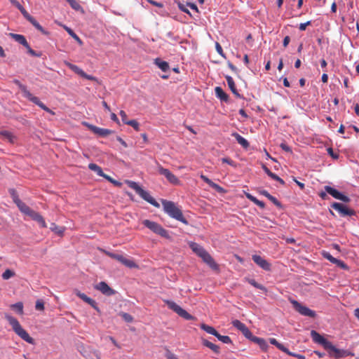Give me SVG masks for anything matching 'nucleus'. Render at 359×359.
I'll list each match as a JSON object with an SVG mask.
<instances>
[{"label": "nucleus", "instance_id": "f257e3e1", "mask_svg": "<svg viewBox=\"0 0 359 359\" xmlns=\"http://www.w3.org/2000/svg\"><path fill=\"white\" fill-rule=\"evenodd\" d=\"M5 318L8 320L10 325L12 327L13 330L18 337H20L22 340L25 341L26 342L30 344H35L34 339L29 336L28 332L25 329L22 328V327L20 325V323L15 318L13 317L9 314L6 313Z\"/></svg>", "mask_w": 359, "mask_h": 359}, {"label": "nucleus", "instance_id": "f03ea898", "mask_svg": "<svg viewBox=\"0 0 359 359\" xmlns=\"http://www.w3.org/2000/svg\"><path fill=\"white\" fill-rule=\"evenodd\" d=\"M163 210L170 217L174 218L185 224H188L187 220L184 217L182 210L172 201L162 200Z\"/></svg>", "mask_w": 359, "mask_h": 359}, {"label": "nucleus", "instance_id": "7ed1b4c3", "mask_svg": "<svg viewBox=\"0 0 359 359\" xmlns=\"http://www.w3.org/2000/svg\"><path fill=\"white\" fill-rule=\"evenodd\" d=\"M126 183L128 187L135 190L142 199L156 208L160 207V204L150 195V194L147 191L143 189L137 182L133 181H127Z\"/></svg>", "mask_w": 359, "mask_h": 359}, {"label": "nucleus", "instance_id": "20e7f679", "mask_svg": "<svg viewBox=\"0 0 359 359\" xmlns=\"http://www.w3.org/2000/svg\"><path fill=\"white\" fill-rule=\"evenodd\" d=\"M14 82H15V83H16L18 86L19 88L20 89L21 92L22 93L23 97H25V98H27L29 101L32 102L33 103H34L35 104L39 106L43 110L46 111H47L48 113H50L52 114H54L52 111V110L50 109L48 107H47L42 102H41L40 100L37 97L34 96L29 92V90H28V89H27L26 86L22 84L18 80H15Z\"/></svg>", "mask_w": 359, "mask_h": 359}, {"label": "nucleus", "instance_id": "39448f33", "mask_svg": "<svg viewBox=\"0 0 359 359\" xmlns=\"http://www.w3.org/2000/svg\"><path fill=\"white\" fill-rule=\"evenodd\" d=\"M144 226L150 229L151 231L161 236L163 238H169L170 235L168 231L165 229L161 224L151 221L149 219H144L142 222Z\"/></svg>", "mask_w": 359, "mask_h": 359}, {"label": "nucleus", "instance_id": "423d86ee", "mask_svg": "<svg viewBox=\"0 0 359 359\" xmlns=\"http://www.w3.org/2000/svg\"><path fill=\"white\" fill-rule=\"evenodd\" d=\"M164 302L170 309L175 312L180 317L187 320L194 319V317L191 314L177 304L175 302L169 299H165Z\"/></svg>", "mask_w": 359, "mask_h": 359}, {"label": "nucleus", "instance_id": "0eeeda50", "mask_svg": "<svg viewBox=\"0 0 359 359\" xmlns=\"http://www.w3.org/2000/svg\"><path fill=\"white\" fill-rule=\"evenodd\" d=\"M290 303L292 304L294 309L304 316H308L311 318L316 317V312L309 307H306L294 299H291Z\"/></svg>", "mask_w": 359, "mask_h": 359}, {"label": "nucleus", "instance_id": "6e6552de", "mask_svg": "<svg viewBox=\"0 0 359 359\" xmlns=\"http://www.w3.org/2000/svg\"><path fill=\"white\" fill-rule=\"evenodd\" d=\"M158 172L160 175H163L167 180L172 184L178 185L180 184V180L168 169L164 168L161 165H157Z\"/></svg>", "mask_w": 359, "mask_h": 359}, {"label": "nucleus", "instance_id": "1a4fd4ad", "mask_svg": "<svg viewBox=\"0 0 359 359\" xmlns=\"http://www.w3.org/2000/svg\"><path fill=\"white\" fill-rule=\"evenodd\" d=\"M325 191L335 199L341 201L344 203H349L351 198L330 186H325Z\"/></svg>", "mask_w": 359, "mask_h": 359}, {"label": "nucleus", "instance_id": "9d476101", "mask_svg": "<svg viewBox=\"0 0 359 359\" xmlns=\"http://www.w3.org/2000/svg\"><path fill=\"white\" fill-rule=\"evenodd\" d=\"M331 208L337 210L341 217L346 216H353L355 215V212L353 210L348 208L345 205L334 202L331 205Z\"/></svg>", "mask_w": 359, "mask_h": 359}, {"label": "nucleus", "instance_id": "9b49d317", "mask_svg": "<svg viewBox=\"0 0 359 359\" xmlns=\"http://www.w3.org/2000/svg\"><path fill=\"white\" fill-rule=\"evenodd\" d=\"M94 288L100 291L102 294L106 296H112L116 294V291L110 287L109 285L104 282L101 281L94 286Z\"/></svg>", "mask_w": 359, "mask_h": 359}, {"label": "nucleus", "instance_id": "f8f14e48", "mask_svg": "<svg viewBox=\"0 0 359 359\" xmlns=\"http://www.w3.org/2000/svg\"><path fill=\"white\" fill-rule=\"evenodd\" d=\"M311 337L315 343L322 345L324 347V348L326 350L328 349V347L332 344V342L327 340L325 337H323L322 335H320L316 330L311 331Z\"/></svg>", "mask_w": 359, "mask_h": 359}, {"label": "nucleus", "instance_id": "ddd939ff", "mask_svg": "<svg viewBox=\"0 0 359 359\" xmlns=\"http://www.w3.org/2000/svg\"><path fill=\"white\" fill-rule=\"evenodd\" d=\"M83 124L94 134L97 135L98 136L100 137H107V135L113 133V131L111 130L99 128L97 126H95L86 122H84Z\"/></svg>", "mask_w": 359, "mask_h": 359}, {"label": "nucleus", "instance_id": "4468645a", "mask_svg": "<svg viewBox=\"0 0 359 359\" xmlns=\"http://www.w3.org/2000/svg\"><path fill=\"white\" fill-rule=\"evenodd\" d=\"M329 355L334 359H341L347 356L346 350L339 349L332 344L328 347Z\"/></svg>", "mask_w": 359, "mask_h": 359}, {"label": "nucleus", "instance_id": "2eb2a0df", "mask_svg": "<svg viewBox=\"0 0 359 359\" xmlns=\"http://www.w3.org/2000/svg\"><path fill=\"white\" fill-rule=\"evenodd\" d=\"M252 259L254 262L262 269L269 271L271 270V264L266 259L258 255H253Z\"/></svg>", "mask_w": 359, "mask_h": 359}, {"label": "nucleus", "instance_id": "dca6fc26", "mask_svg": "<svg viewBox=\"0 0 359 359\" xmlns=\"http://www.w3.org/2000/svg\"><path fill=\"white\" fill-rule=\"evenodd\" d=\"M201 258L212 270H219L218 264L215 262L212 257L210 255V253L208 251H206Z\"/></svg>", "mask_w": 359, "mask_h": 359}, {"label": "nucleus", "instance_id": "f3484780", "mask_svg": "<svg viewBox=\"0 0 359 359\" xmlns=\"http://www.w3.org/2000/svg\"><path fill=\"white\" fill-rule=\"evenodd\" d=\"M76 295L79 297L80 299H81L83 302L90 305L94 309H95L97 311H100L97 302L94 299H91L90 297H88L86 294L81 292L80 291H76Z\"/></svg>", "mask_w": 359, "mask_h": 359}, {"label": "nucleus", "instance_id": "a211bd4d", "mask_svg": "<svg viewBox=\"0 0 359 359\" xmlns=\"http://www.w3.org/2000/svg\"><path fill=\"white\" fill-rule=\"evenodd\" d=\"M189 246L191 250L199 257H201L206 252L203 247L193 241H190L189 243Z\"/></svg>", "mask_w": 359, "mask_h": 359}, {"label": "nucleus", "instance_id": "6ab92c4d", "mask_svg": "<svg viewBox=\"0 0 359 359\" xmlns=\"http://www.w3.org/2000/svg\"><path fill=\"white\" fill-rule=\"evenodd\" d=\"M28 216H29L33 220L38 222L41 227L46 228L47 226L43 217L39 212L32 210Z\"/></svg>", "mask_w": 359, "mask_h": 359}, {"label": "nucleus", "instance_id": "aec40b11", "mask_svg": "<svg viewBox=\"0 0 359 359\" xmlns=\"http://www.w3.org/2000/svg\"><path fill=\"white\" fill-rule=\"evenodd\" d=\"M225 79L226 80L227 84L231 92L237 97H241V95L238 92L234 81L233 78L231 76L226 75L225 76Z\"/></svg>", "mask_w": 359, "mask_h": 359}, {"label": "nucleus", "instance_id": "412c9836", "mask_svg": "<svg viewBox=\"0 0 359 359\" xmlns=\"http://www.w3.org/2000/svg\"><path fill=\"white\" fill-rule=\"evenodd\" d=\"M231 136L233 137L238 143L241 145L244 149H248L250 146V144L248 141L242 137L241 135H239L238 133H233L231 134Z\"/></svg>", "mask_w": 359, "mask_h": 359}, {"label": "nucleus", "instance_id": "4be33fe9", "mask_svg": "<svg viewBox=\"0 0 359 359\" xmlns=\"http://www.w3.org/2000/svg\"><path fill=\"white\" fill-rule=\"evenodd\" d=\"M215 95L217 98H219L221 101L227 102L229 100V95L223 90V89L217 86L215 88Z\"/></svg>", "mask_w": 359, "mask_h": 359}, {"label": "nucleus", "instance_id": "5701e85b", "mask_svg": "<svg viewBox=\"0 0 359 359\" xmlns=\"http://www.w3.org/2000/svg\"><path fill=\"white\" fill-rule=\"evenodd\" d=\"M15 204L19 208V210L26 215H28L31 212L32 209L27 206L25 203H23L20 199H17L15 201Z\"/></svg>", "mask_w": 359, "mask_h": 359}, {"label": "nucleus", "instance_id": "b1692460", "mask_svg": "<svg viewBox=\"0 0 359 359\" xmlns=\"http://www.w3.org/2000/svg\"><path fill=\"white\" fill-rule=\"evenodd\" d=\"M252 341L258 344L262 351H267L269 345L264 339L255 336V337L252 338Z\"/></svg>", "mask_w": 359, "mask_h": 359}, {"label": "nucleus", "instance_id": "393cba45", "mask_svg": "<svg viewBox=\"0 0 359 359\" xmlns=\"http://www.w3.org/2000/svg\"><path fill=\"white\" fill-rule=\"evenodd\" d=\"M11 36L18 43L22 44L25 47H28V43L23 35L18 34H10Z\"/></svg>", "mask_w": 359, "mask_h": 359}, {"label": "nucleus", "instance_id": "a878e982", "mask_svg": "<svg viewBox=\"0 0 359 359\" xmlns=\"http://www.w3.org/2000/svg\"><path fill=\"white\" fill-rule=\"evenodd\" d=\"M154 64L164 72L168 71L170 68L168 63L161 60L160 58L155 59Z\"/></svg>", "mask_w": 359, "mask_h": 359}, {"label": "nucleus", "instance_id": "bb28decb", "mask_svg": "<svg viewBox=\"0 0 359 359\" xmlns=\"http://www.w3.org/2000/svg\"><path fill=\"white\" fill-rule=\"evenodd\" d=\"M0 135L11 143H14L16 140V137L11 132L8 130H1Z\"/></svg>", "mask_w": 359, "mask_h": 359}, {"label": "nucleus", "instance_id": "cd10ccee", "mask_svg": "<svg viewBox=\"0 0 359 359\" xmlns=\"http://www.w3.org/2000/svg\"><path fill=\"white\" fill-rule=\"evenodd\" d=\"M50 229L53 232L56 233L57 235H58L60 236H62L63 234H64V232L65 231V227H64V226H59L56 225L55 223H51L50 224Z\"/></svg>", "mask_w": 359, "mask_h": 359}, {"label": "nucleus", "instance_id": "c85d7f7f", "mask_svg": "<svg viewBox=\"0 0 359 359\" xmlns=\"http://www.w3.org/2000/svg\"><path fill=\"white\" fill-rule=\"evenodd\" d=\"M202 344L203 346L211 349L214 353H219V347L218 346L214 344L213 343L209 341L208 340L203 339Z\"/></svg>", "mask_w": 359, "mask_h": 359}, {"label": "nucleus", "instance_id": "c756f323", "mask_svg": "<svg viewBox=\"0 0 359 359\" xmlns=\"http://www.w3.org/2000/svg\"><path fill=\"white\" fill-rule=\"evenodd\" d=\"M29 22L40 32H41L44 35H48L49 32L45 30L43 27L33 18L32 20L29 21Z\"/></svg>", "mask_w": 359, "mask_h": 359}, {"label": "nucleus", "instance_id": "7c9ffc66", "mask_svg": "<svg viewBox=\"0 0 359 359\" xmlns=\"http://www.w3.org/2000/svg\"><path fill=\"white\" fill-rule=\"evenodd\" d=\"M201 328L207 333L214 335L215 337H216V334L218 333V332L213 327L205 324H201Z\"/></svg>", "mask_w": 359, "mask_h": 359}, {"label": "nucleus", "instance_id": "2f4dec72", "mask_svg": "<svg viewBox=\"0 0 359 359\" xmlns=\"http://www.w3.org/2000/svg\"><path fill=\"white\" fill-rule=\"evenodd\" d=\"M88 168L90 170H93V171L95 172L96 174L98 176H100V177L104 176V172L102 171V169L101 168V167H100L97 164H95V163H90L88 165Z\"/></svg>", "mask_w": 359, "mask_h": 359}, {"label": "nucleus", "instance_id": "473e14b6", "mask_svg": "<svg viewBox=\"0 0 359 359\" xmlns=\"http://www.w3.org/2000/svg\"><path fill=\"white\" fill-rule=\"evenodd\" d=\"M246 196L247 198L250 200L252 202H253L255 204H256L257 205H258L259 208H264L265 207V203L262 201H259L258 200L256 197L253 196L252 195L250 194H246Z\"/></svg>", "mask_w": 359, "mask_h": 359}, {"label": "nucleus", "instance_id": "72a5a7b5", "mask_svg": "<svg viewBox=\"0 0 359 359\" xmlns=\"http://www.w3.org/2000/svg\"><path fill=\"white\" fill-rule=\"evenodd\" d=\"M269 342L271 344L276 346L281 351H283L284 353H285V351H287V348L285 347L283 344L279 343L275 338H270Z\"/></svg>", "mask_w": 359, "mask_h": 359}, {"label": "nucleus", "instance_id": "f704fd0d", "mask_svg": "<svg viewBox=\"0 0 359 359\" xmlns=\"http://www.w3.org/2000/svg\"><path fill=\"white\" fill-rule=\"evenodd\" d=\"M121 263L129 268H135L137 266L133 260L127 259L123 256L122 257Z\"/></svg>", "mask_w": 359, "mask_h": 359}, {"label": "nucleus", "instance_id": "c9c22d12", "mask_svg": "<svg viewBox=\"0 0 359 359\" xmlns=\"http://www.w3.org/2000/svg\"><path fill=\"white\" fill-rule=\"evenodd\" d=\"M232 325L234 327L237 328L241 332H244V330L248 327L243 323L238 320H234L232 321Z\"/></svg>", "mask_w": 359, "mask_h": 359}, {"label": "nucleus", "instance_id": "e433bc0d", "mask_svg": "<svg viewBox=\"0 0 359 359\" xmlns=\"http://www.w3.org/2000/svg\"><path fill=\"white\" fill-rule=\"evenodd\" d=\"M16 313L22 315L23 313V304L22 302H17L11 306Z\"/></svg>", "mask_w": 359, "mask_h": 359}, {"label": "nucleus", "instance_id": "4c0bfd02", "mask_svg": "<svg viewBox=\"0 0 359 359\" xmlns=\"http://www.w3.org/2000/svg\"><path fill=\"white\" fill-rule=\"evenodd\" d=\"M65 29L67 31V32L79 44H82V41L81 39L78 36V35L69 27L65 26Z\"/></svg>", "mask_w": 359, "mask_h": 359}, {"label": "nucleus", "instance_id": "58836bf2", "mask_svg": "<svg viewBox=\"0 0 359 359\" xmlns=\"http://www.w3.org/2000/svg\"><path fill=\"white\" fill-rule=\"evenodd\" d=\"M246 280L248 282V283H250L253 287H255L257 289H259L261 290H263L264 292H266V288L264 285L257 283L255 281V280L251 279V278H247Z\"/></svg>", "mask_w": 359, "mask_h": 359}, {"label": "nucleus", "instance_id": "ea45409f", "mask_svg": "<svg viewBox=\"0 0 359 359\" xmlns=\"http://www.w3.org/2000/svg\"><path fill=\"white\" fill-rule=\"evenodd\" d=\"M322 255L324 258L329 260L332 264H335L337 262H338V259L332 256V255L328 252L323 251Z\"/></svg>", "mask_w": 359, "mask_h": 359}, {"label": "nucleus", "instance_id": "a19ab883", "mask_svg": "<svg viewBox=\"0 0 359 359\" xmlns=\"http://www.w3.org/2000/svg\"><path fill=\"white\" fill-rule=\"evenodd\" d=\"M15 273L11 269H6L3 273H2V278L4 280H8L9 278L15 276Z\"/></svg>", "mask_w": 359, "mask_h": 359}, {"label": "nucleus", "instance_id": "79ce46f5", "mask_svg": "<svg viewBox=\"0 0 359 359\" xmlns=\"http://www.w3.org/2000/svg\"><path fill=\"white\" fill-rule=\"evenodd\" d=\"M216 337L224 344H228L231 343V339L229 336L221 335L218 332L217 334H216Z\"/></svg>", "mask_w": 359, "mask_h": 359}, {"label": "nucleus", "instance_id": "37998d69", "mask_svg": "<svg viewBox=\"0 0 359 359\" xmlns=\"http://www.w3.org/2000/svg\"><path fill=\"white\" fill-rule=\"evenodd\" d=\"M68 66L69 67V68L74 71L75 73H76L77 74L80 75L81 77L83 76V74H84V72L80 67H79L78 66L75 65H72V64H70L69 63L68 64Z\"/></svg>", "mask_w": 359, "mask_h": 359}, {"label": "nucleus", "instance_id": "c03bdc74", "mask_svg": "<svg viewBox=\"0 0 359 359\" xmlns=\"http://www.w3.org/2000/svg\"><path fill=\"white\" fill-rule=\"evenodd\" d=\"M71 7L75 10V11H80L82 10V7L80 6V4L76 1V0H66Z\"/></svg>", "mask_w": 359, "mask_h": 359}, {"label": "nucleus", "instance_id": "a18cd8bd", "mask_svg": "<svg viewBox=\"0 0 359 359\" xmlns=\"http://www.w3.org/2000/svg\"><path fill=\"white\" fill-rule=\"evenodd\" d=\"M120 316L127 323H131L133 321V317L128 313L122 312L120 313Z\"/></svg>", "mask_w": 359, "mask_h": 359}, {"label": "nucleus", "instance_id": "49530a36", "mask_svg": "<svg viewBox=\"0 0 359 359\" xmlns=\"http://www.w3.org/2000/svg\"><path fill=\"white\" fill-rule=\"evenodd\" d=\"M178 7L180 11L191 15V13L189 12V11L188 9L187 4H184L180 2V3H178Z\"/></svg>", "mask_w": 359, "mask_h": 359}, {"label": "nucleus", "instance_id": "de8ad7c7", "mask_svg": "<svg viewBox=\"0 0 359 359\" xmlns=\"http://www.w3.org/2000/svg\"><path fill=\"white\" fill-rule=\"evenodd\" d=\"M106 255H107L109 257L115 259L121 262V260L122 259L123 255H118V254H114L113 252L105 251Z\"/></svg>", "mask_w": 359, "mask_h": 359}, {"label": "nucleus", "instance_id": "09e8293b", "mask_svg": "<svg viewBox=\"0 0 359 359\" xmlns=\"http://www.w3.org/2000/svg\"><path fill=\"white\" fill-rule=\"evenodd\" d=\"M285 353L290 356L295 357L298 359H306V357L304 355L292 353L290 351V350L287 348V351H285Z\"/></svg>", "mask_w": 359, "mask_h": 359}, {"label": "nucleus", "instance_id": "8fccbe9b", "mask_svg": "<svg viewBox=\"0 0 359 359\" xmlns=\"http://www.w3.org/2000/svg\"><path fill=\"white\" fill-rule=\"evenodd\" d=\"M19 11L21 12L25 18H26L29 22L32 20L33 17L28 13V12L25 9L23 6L21 7Z\"/></svg>", "mask_w": 359, "mask_h": 359}, {"label": "nucleus", "instance_id": "3c124183", "mask_svg": "<svg viewBox=\"0 0 359 359\" xmlns=\"http://www.w3.org/2000/svg\"><path fill=\"white\" fill-rule=\"evenodd\" d=\"M269 177H270L271 179L280 182L281 184H285V182L283 179H281L280 177H279L276 174L273 173V172H271Z\"/></svg>", "mask_w": 359, "mask_h": 359}, {"label": "nucleus", "instance_id": "603ef678", "mask_svg": "<svg viewBox=\"0 0 359 359\" xmlns=\"http://www.w3.org/2000/svg\"><path fill=\"white\" fill-rule=\"evenodd\" d=\"M243 334L248 339H249L250 340H252V338L255 337V336L252 334V333L251 332V331L248 329V327H247L244 332H242Z\"/></svg>", "mask_w": 359, "mask_h": 359}, {"label": "nucleus", "instance_id": "864d4df0", "mask_svg": "<svg viewBox=\"0 0 359 359\" xmlns=\"http://www.w3.org/2000/svg\"><path fill=\"white\" fill-rule=\"evenodd\" d=\"M35 309L37 311H43L44 310V303L42 300L39 299L36 302Z\"/></svg>", "mask_w": 359, "mask_h": 359}, {"label": "nucleus", "instance_id": "5fc2aeb1", "mask_svg": "<svg viewBox=\"0 0 359 359\" xmlns=\"http://www.w3.org/2000/svg\"><path fill=\"white\" fill-rule=\"evenodd\" d=\"M210 187H212V189H215L219 193H223L224 191V189L222 187H220L219 184H217L213 182L211 183Z\"/></svg>", "mask_w": 359, "mask_h": 359}, {"label": "nucleus", "instance_id": "6e6d98bb", "mask_svg": "<svg viewBox=\"0 0 359 359\" xmlns=\"http://www.w3.org/2000/svg\"><path fill=\"white\" fill-rule=\"evenodd\" d=\"M126 124L132 126L136 130H139V123H137V121H135L134 119L128 121V122H126Z\"/></svg>", "mask_w": 359, "mask_h": 359}, {"label": "nucleus", "instance_id": "4d7b16f0", "mask_svg": "<svg viewBox=\"0 0 359 359\" xmlns=\"http://www.w3.org/2000/svg\"><path fill=\"white\" fill-rule=\"evenodd\" d=\"M268 199L271 201L276 206L281 207L280 202H279L278 199L276 197L273 196L272 195H270Z\"/></svg>", "mask_w": 359, "mask_h": 359}, {"label": "nucleus", "instance_id": "13d9d810", "mask_svg": "<svg viewBox=\"0 0 359 359\" xmlns=\"http://www.w3.org/2000/svg\"><path fill=\"white\" fill-rule=\"evenodd\" d=\"M25 48H27L28 53H29L31 55L35 56V57L41 56V53H38L36 51H34L33 49H32L29 44H28V47H25Z\"/></svg>", "mask_w": 359, "mask_h": 359}, {"label": "nucleus", "instance_id": "bf43d9fd", "mask_svg": "<svg viewBox=\"0 0 359 359\" xmlns=\"http://www.w3.org/2000/svg\"><path fill=\"white\" fill-rule=\"evenodd\" d=\"M334 264H336L337 266H338L339 267H340L341 269H348L347 265L343 261H341L340 259H338V262H337Z\"/></svg>", "mask_w": 359, "mask_h": 359}, {"label": "nucleus", "instance_id": "052dcab7", "mask_svg": "<svg viewBox=\"0 0 359 359\" xmlns=\"http://www.w3.org/2000/svg\"><path fill=\"white\" fill-rule=\"evenodd\" d=\"M222 161L223 163H227L231 166H234V167L236 166L234 161H233L231 159H230L229 158H222Z\"/></svg>", "mask_w": 359, "mask_h": 359}, {"label": "nucleus", "instance_id": "680f3d73", "mask_svg": "<svg viewBox=\"0 0 359 359\" xmlns=\"http://www.w3.org/2000/svg\"><path fill=\"white\" fill-rule=\"evenodd\" d=\"M215 48H216V50L217 52L222 56L224 57V52H223V50H222V46H220V44L219 43H216L215 44Z\"/></svg>", "mask_w": 359, "mask_h": 359}, {"label": "nucleus", "instance_id": "e2e57ef3", "mask_svg": "<svg viewBox=\"0 0 359 359\" xmlns=\"http://www.w3.org/2000/svg\"><path fill=\"white\" fill-rule=\"evenodd\" d=\"M119 114H120V116H121V117L122 121H123L124 123H126V122H128V119H127V114H126V113L124 111L121 110V111H120Z\"/></svg>", "mask_w": 359, "mask_h": 359}, {"label": "nucleus", "instance_id": "0e129e2a", "mask_svg": "<svg viewBox=\"0 0 359 359\" xmlns=\"http://www.w3.org/2000/svg\"><path fill=\"white\" fill-rule=\"evenodd\" d=\"M311 25V21H307L304 23H301L299 25V29L301 31H304L308 25Z\"/></svg>", "mask_w": 359, "mask_h": 359}, {"label": "nucleus", "instance_id": "69168bd1", "mask_svg": "<svg viewBox=\"0 0 359 359\" xmlns=\"http://www.w3.org/2000/svg\"><path fill=\"white\" fill-rule=\"evenodd\" d=\"M200 177L205 182H206L209 186L211 184V183L212 182V181L211 180H210L207 176L201 174Z\"/></svg>", "mask_w": 359, "mask_h": 359}, {"label": "nucleus", "instance_id": "338daca9", "mask_svg": "<svg viewBox=\"0 0 359 359\" xmlns=\"http://www.w3.org/2000/svg\"><path fill=\"white\" fill-rule=\"evenodd\" d=\"M327 153L334 159H337L339 156L334 153L333 149L330 147L327 149Z\"/></svg>", "mask_w": 359, "mask_h": 359}, {"label": "nucleus", "instance_id": "774afa93", "mask_svg": "<svg viewBox=\"0 0 359 359\" xmlns=\"http://www.w3.org/2000/svg\"><path fill=\"white\" fill-rule=\"evenodd\" d=\"M280 147H281V149L283 150H284L285 151H287V152H291L292 151L290 147L288 145H287L286 144H285V143H281Z\"/></svg>", "mask_w": 359, "mask_h": 359}]
</instances>
